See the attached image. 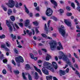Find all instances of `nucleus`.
Returning <instances> with one entry per match:
<instances>
[{
    "label": "nucleus",
    "instance_id": "obj_1",
    "mask_svg": "<svg viewBox=\"0 0 80 80\" xmlns=\"http://www.w3.org/2000/svg\"><path fill=\"white\" fill-rule=\"evenodd\" d=\"M60 55H62V56H59L58 57L59 59L60 60V59H62V60L64 61H65V62H67V63L69 64V65L70 67H72V64H71V62H70V59L69 58L67 57V56L64 54L63 52L62 51H60L59 52Z\"/></svg>",
    "mask_w": 80,
    "mask_h": 80
},
{
    "label": "nucleus",
    "instance_id": "obj_2",
    "mask_svg": "<svg viewBox=\"0 0 80 80\" xmlns=\"http://www.w3.org/2000/svg\"><path fill=\"white\" fill-rule=\"evenodd\" d=\"M43 66L46 67L47 69L48 70H50L52 72H53L54 70H53V66L52 64L46 61L44 62L43 63Z\"/></svg>",
    "mask_w": 80,
    "mask_h": 80
},
{
    "label": "nucleus",
    "instance_id": "obj_3",
    "mask_svg": "<svg viewBox=\"0 0 80 80\" xmlns=\"http://www.w3.org/2000/svg\"><path fill=\"white\" fill-rule=\"evenodd\" d=\"M59 32L63 37L65 36V29L64 28L63 25H61L60 28H58Z\"/></svg>",
    "mask_w": 80,
    "mask_h": 80
},
{
    "label": "nucleus",
    "instance_id": "obj_4",
    "mask_svg": "<svg viewBox=\"0 0 80 80\" xmlns=\"http://www.w3.org/2000/svg\"><path fill=\"white\" fill-rule=\"evenodd\" d=\"M6 5L9 7L12 8L15 7V1L12 0H9L8 3H6Z\"/></svg>",
    "mask_w": 80,
    "mask_h": 80
},
{
    "label": "nucleus",
    "instance_id": "obj_5",
    "mask_svg": "<svg viewBox=\"0 0 80 80\" xmlns=\"http://www.w3.org/2000/svg\"><path fill=\"white\" fill-rule=\"evenodd\" d=\"M50 45L51 50H54L57 48V42L55 41H52Z\"/></svg>",
    "mask_w": 80,
    "mask_h": 80
},
{
    "label": "nucleus",
    "instance_id": "obj_6",
    "mask_svg": "<svg viewBox=\"0 0 80 80\" xmlns=\"http://www.w3.org/2000/svg\"><path fill=\"white\" fill-rule=\"evenodd\" d=\"M6 22L7 26L8 28L9 31L11 32H12V31H13V28H12V26L10 25L11 21H10V20H6Z\"/></svg>",
    "mask_w": 80,
    "mask_h": 80
},
{
    "label": "nucleus",
    "instance_id": "obj_7",
    "mask_svg": "<svg viewBox=\"0 0 80 80\" xmlns=\"http://www.w3.org/2000/svg\"><path fill=\"white\" fill-rule=\"evenodd\" d=\"M52 13L53 11H52V10L51 8H48L47 9L46 11V14L47 16H51L52 15Z\"/></svg>",
    "mask_w": 80,
    "mask_h": 80
},
{
    "label": "nucleus",
    "instance_id": "obj_8",
    "mask_svg": "<svg viewBox=\"0 0 80 80\" xmlns=\"http://www.w3.org/2000/svg\"><path fill=\"white\" fill-rule=\"evenodd\" d=\"M16 61L17 62H18L20 63V62H22L23 63L24 61L23 60V58L21 56H19V57H16L15 58Z\"/></svg>",
    "mask_w": 80,
    "mask_h": 80
},
{
    "label": "nucleus",
    "instance_id": "obj_9",
    "mask_svg": "<svg viewBox=\"0 0 80 80\" xmlns=\"http://www.w3.org/2000/svg\"><path fill=\"white\" fill-rule=\"evenodd\" d=\"M58 46L57 47V49L58 50H60L61 48L62 50H63V48L61 43L60 42H58Z\"/></svg>",
    "mask_w": 80,
    "mask_h": 80
},
{
    "label": "nucleus",
    "instance_id": "obj_10",
    "mask_svg": "<svg viewBox=\"0 0 80 80\" xmlns=\"http://www.w3.org/2000/svg\"><path fill=\"white\" fill-rule=\"evenodd\" d=\"M64 22L67 26L69 27H71V26H72L71 22H69L68 20L64 19Z\"/></svg>",
    "mask_w": 80,
    "mask_h": 80
},
{
    "label": "nucleus",
    "instance_id": "obj_11",
    "mask_svg": "<svg viewBox=\"0 0 80 80\" xmlns=\"http://www.w3.org/2000/svg\"><path fill=\"white\" fill-rule=\"evenodd\" d=\"M42 72L44 73L45 75H48V71L47 70L45 69V68H43L42 69Z\"/></svg>",
    "mask_w": 80,
    "mask_h": 80
},
{
    "label": "nucleus",
    "instance_id": "obj_12",
    "mask_svg": "<svg viewBox=\"0 0 80 80\" xmlns=\"http://www.w3.org/2000/svg\"><path fill=\"white\" fill-rule=\"evenodd\" d=\"M52 64L55 69H57L58 68V65H57L56 62L53 61L52 62Z\"/></svg>",
    "mask_w": 80,
    "mask_h": 80
},
{
    "label": "nucleus",
    "instance_id": "obj_13",
    "mask_svg": "<svg viewBox=\"0 0 80 80\" xmlns=\"http://www.w3.org/2000/svg\"><path fill=\"white\" fill-rule=\"evenodd\" d=\"M29 23H30V20L28 19H27L26 21V22L25 23L24 25L26 27H27L29 25Z\"/></svg>",
    "mask_w": 80,
    "mask_h": 80
},
{
    "label": "nucleus",
    "instance_id": "obj_14",
    "mask_svg": "<svg viewBox=\"0 0 80 80\" xmlns=\"http://www.w3.org/2000/svg\"><path fill=\"white\" fill-rule=\"evenodd\" d=\"M51 2L53 4V5H54L55 6H57V3L56 2V1H55L54 0H50Z\"/></svg>",
    "mask_w": 80,
    "mask_h": 80
},
{
    "label": "nucleus",
    "instance_id": "obj_15",
    "mask_svg": "<svg viewBox=\"0 0 80 80\" xmlns=\"http://www.w3.org/2000/svg\"><path fill=\"white\" fill-rule=\"evenodd\" d=\"M51 57H51V56H50V55L47 54V56H46V61H48V60H50V58H51Z\"/></svg>",
    "mask_w": 80,
    "mask_h": 80
},
{
    "label": "nucleus",
    "instance_id": "obj_16",
    "mask_svg": "<svg viewBox=\"0 0 80 80\" xmlns=\"http://www.w3.org/2000/svg\"><path fill=\"white\" fill-rule=\"evenodd\" d=\"M59 72L60 73V76H62V75H65V72L64 71L60 70Z\"/></svg>",
    "mask_w": 80,
    "mask_h": 80
},
{
    "label": "nucleus",
    "instance_id": "obj_17",
    "mask_svg": "<svg viewBox=\"0 0 80 80\" xmlns=\"http://www.w3.org/2000/svg\"><path fill=\"white\" fill-rule=\"evenodd\" d=\"M35 76L34 77V79L36 80H38L39 78V76L38 75V73L37 72L35 73Z\"/></svg>",
    "mask_w": 80,
    "mask_h": 80
},
{
    "label": "nucleus",
    "instance_id": "obj_18",
    "mask_svg": "<svg viewBox=\"0 0 80 80\" xmlns=\"http://www.w3.org/2000/svg\"><path fill=\"white\" fill-rule=\"evenodd\" d=\"M24 8H25V12L28 13H28H29V10H28V8H27V7H26V5H24Z\"/></svg>",
    "mask_w": 80,
    "mask_h": 80
},
{
    "label": "nucleus",
    "instance_id": "obj_19",
    "mask_svg": "<svg viewBox=\"0 0 80 80\" xmlns=\"http://www.w3.org/2000/svg\"><path fill=\"white\" fill-rule=\"evenodd\" d=\"M15 7L16 8H20V6H19V4H18V2H16Z\"/></svg>",
    "mask_w": 80,
    "mask_h": 80
},
{
    "label": "nucleus",
    "instance_id": "obj_20",
    "mask_svg": "<svg viewBox=\"0 0 80 80\" xmlns=\"http://www.w3.org/2000/svg\"><path fill=\"white\" fill-rule=\"evenodd\" d=\"M25 68L26 70H29V69L30 68V65L28 64H27L26 65Z\"/></svg>",
    "mask_w": 80,
    "mask_h": 80
},
{
    "label": "nucleus",
    "instance_id": "obj_21",
    "mask_svg": "<svg viewBox=\"0 0 80 80\" xmlns=\"http://www.w3.org/2000/svg\"><path fill=\"white\" fill-rule=\"evenodd\" d=\"M59 13L61 15H62V13H63V12H64V11L62 9H60L59 10Z\"/></svg>",
    "mask_w": 80,
    "mask_h": 80
},
{
    "label": "nucleus",
    "instance_id": "obj_22",
    "mask_svg": "<svg viewBox=\"0 0 80 80\" xmlns=\"http://www.w3.org/2000/svg\"><path fill=\"white\" fill-rule=\"evenodd\" d=\"M46 78L47 80H50V79L52 78V76H46Z\"/></svg>",
    "mask_w": 80,
    "mask_h": 80
},
{
    "label": "nucleus",
    "instance_id": "obj_23",
    "mask_svg": "<svg viewBox=\"0 0 80 80\" xmlns=\"http://www.w3.org/2000/svg\"><path fill=\"white\" fill-rule=\"evenodd\" d=\"M8 15H10L12 14V11L10 9H8Z\"/></svg>",
    "mask_w": 80,
    "mask_h": 80
},
{
    "label": "nucleus",
    "instance_id": "obj_24",
    "mask_svg": "<svg viewBox=\"0 0 80 80\" xmlns=\"http://www.w3.org/2000/svg\"><path fill=\"white\" fill-rule=\"evenodd\" d=\"M11 19L12 22H14L15 20V18L13 16H12L11 17Z\"/></svg>",
    "mask_w": 80,
    "mask_h": 80
},
{
    "label": "nucleus",
    "instance_id": "obj_25",
    "mask_svg": "<svg viewBox=\"0 0 80 80\" xmlns=\"http://www.w3.org/2000/svg\"><path fill=\"white\" fill-rule=\"evenodd\" d=\"M37 72H38L39 73V74L41 75H42V72H41V70L39 69H38L37 70H36Z\"/></svg>",
    "mask_w": 80,
    "mask_h": 80
},
{
    "label": "nucleus",
    "instance_id": "obj_26",
    "mask_svg": "<svg viewBox=\"0 0 80 80\" xmlns=\"http://www.w3.org/2000/svg\"><path fill=\"white\" fill-rule=\"evenodd\" d=\"M22 76L24 80H27V78H26V77H25V73H24L23 72H22Z\"/></svg>",
    "mask_w": 80,
    "mask_h": 80
},
{
    "label": "nucleus",
    "instance_id": "obj_27",
    "mask_svg": "<svg viewBox=\"0 0 80 80\" xmlns=\"http://www.w3.org/2000/svg\"><path fill=\"white\" fill-rule=\"evenodd\" d=\"M14 72L15 74L17 75L18 74H19V71L18 70H16L14 71Z\"/></svg>",
    "mask_w": 80,
    "mask_h": 80
},
{
    "label": "nucleus",
    "instance_id": "obj_28",
    "mask_svg": "<svg viewBox=\"0 0 80 80\" xmlns=\"http://www.w3.org/2000/svg\"><path fill=\"white\" fill-rule=\"evenodd\" d=\"M2 7L5 12L7 10V8L6 7H5L3 5L2 6Z\"/></svg>",
    "mask_w": 80,
    "mask_h": 80
},
{
    "label": "nucleus",
    "instance_id": "obj_29",
    "mask_svg": "<svg viewBox=\"0 0 80 80\" xmlns=\"http://www.w3.org/2000/svg\"><path fill=\"white\" fill-rule=\"evenodd\" d=\"M44 30L46 32H48V28H47V24H45Z\"/></svg>",
    "mask_w": 80,
    "mask_h": 80
},
{
    "label": "nucleus",
    "instance_id": "obj_30",
    "mask_svg": "<svg viewBox=\"0 0 80 80\" xmlns=\"http://www.w3.org/2000/svg\"><path fill=\"white\" fill-rule=\"evenodd\" d=\"M66 9L67 10H68V11H70V10H71V8L69 6H67L66 7Z\"/></svg>",
    "mask_w": 80,
    "mask_h": 80
},
{
    "label": "nucleus",
    "instance_id": "obj_31",
    "mask_svg": "<svg viewBox=\"0 0 80 80\" xmlns=\"http://www.w3.org/2000/svg\"><path fill=\"white\" fill-rule=\"evenodd\" d=\"M30 55L31 58H32V59H33V58H34V56H33V54H32V53H30Z\"/></svg>",
    "mask_w": 80,
    "mask_h": 80
},
{
    "label": "nucleus",
    "instance_id": "obj_32",
    "mask_svg": "<svg viewBox=\"0 0 80 80\" xmlns=\"http://www.w3.org/2000/svg\"><path fill=\"white\" fill-rule=\"evenodd\" d=\"M28 77L29 78V80H32V77H31V76L29 74H28Z\"/></svg>",
    "mask_w": 80,
    "mask_h": 80
},
{
    "label": "nucleus",
    "instance_id": "obj_33",
    "mask_svg": "<svg viewBox=\"0 0 80 80\" xmlns=\"http://www.w3.org/2000/svg\"><path fill=\"white\" fill-rule=\"evenodd\" d=\"M14 52H15V53L16 54L18 53V49H17L16 48L14 49Z\"/></svg>",
    "mask_w": 80,
    "mask_h": 80
},
{
    "label": "nucleus",
    "instance_id": "obj_34",
    "mask_svg": "<svg viewBox=\"0 0 80 80\" xmlns=\"http://www.w3.org/2000/svg\"><path fill=\"white\" fill-rule=\"evenodd\" d=\"M5 37V36L4 35L2 34L1 36H0V38L2 39L4 38Z\"/></svg>",
    "mask_w": 80,
    "mask_h": 80
},
{
    "label": "nucleus",
    "instance_id": "obj_35",
    "mask_svg": "<svg viewBox=\"0 0 80 80\" xmlns=\"http://www.w3.org/2000/svg\"><path fill=\"white\" fill-rule=\"evenodd\" d=\"M2 73L5 75L7 73V71L5 69H4L2 71Z\"/></svg>",
    "mask_w": 80,
    "mask_h": 80
},
{
    "label": "nucleus",
    "instance_id": "obj_36",
    "mask_svg": "<svg viewBox=\"0 0 80 80\" xmlns=\"http://www.w3.org/2000/svg\"><path fill=\"white\" fill-rule=\"evenodd\" d=\"M75 2L77 3V5L78 6V7H80V3H79V2H78V1L75 0Z\"/></svg>",
    "mask_w": 80,
    "mask_h": 80
},
{
    "label": "nucleus",
    "instance_id": "obj_37",
    "mask_svg": "<svg viewBox=\"0 0 80 80\" xmlns=\"http://www.w3.org/2000/svg\"><path fill=\"white\" fill-rule=\"evenodd\" d=\"M0 59L1 60H2V59H4V55L2 54L0 56Z\"/></svg>",
    "mask_w": 80,
    "mask_h": 80
},
{
    "label": "nucleus",
    "instance_id": "obj_38",
    "mask_svg": "<svg viewBox=\"0 0 80 80\" xmlns=\"http://www.w3.org/2000/svg\"><path fill=\"white\" fill-rule=\"evenodd\" d=\"M71 5L72 7H73V8H75V4H74V3L73 2L71 3Z\"/></svg>",
    "mask_w": 80,
    "mask_h": 80
},
{
    "label": "nucleus",
    "instance_id": "obj_39",
    "mask_svg": "<svg viewBox=\"0 0 80 80\" xmlns=\"http://www.w3.org/2000/svg\"><path fill=\"white\" fill-rule=\"evenodd\" d=\"M32 23L34 24V25H35L36 26H37L38 24V23L36 22H33Z\"/></svg>",
    "mask_w": 80,
    "mask_h": 80
},
{
    "label": "nucleus",
    "instance_id": "obj_40",
    "mask_svg": "<svg viewBox=\"0 0 80 80\" xmlns=\"http://www.w3.org/2000/svg\"><path fill=\"white\" fill-rule=\"evenodd\" d=\"M11 62L12 64L14 65H16V63H15V61H14L13 59L12 60Z\"/></svg>",
    "mask_w": 80,
    "mask_h": 80
},
{
    "label": "nucleus",
    "instance_id": "obj_41",
    "mask_svg": "<svg viewBox=\"0 0 80 80\" xmlns=\"http://www.w3.org/2000/svg\"><path fill=\"white\" fill-rule=\"evenodd\" d=\"M74 56L75 57V58H78V57L77 56L76 53H74Z\"/></svg>",
    "mask_w": 80,
    "mask_h": 80
},
{
    "label": "nucleus",
    "instance_id": "obj_42",
    "mask_svg": "<svg viewBox=\"0 0 80 80\" xmlns=\"http://www.w3.org/2000/svg\"><path fill=\"white\" fill-rule=\"evenodd\" d=\"M33 52L34 54V55H37V52L36 51H33Z\"/></svg>",
    "mask_w": 80,
    "mask_h": 80
},
{
    "label": "nucleus",
    "instance_id": "obj_43",
    "mask_svg": "<svg viewBox=\"0 0 80 80\" xmlns=\"http://www.w3.org/2000/svg\"><path fill=\"white\" fill-rule=\"evenodd\" d=\"M1 48H4L5 49V48L6 47L5 44L1 45Z\"/></svg>",
    "mask_w": 80,
    "mask_h": 80
},
{
    "label": "nucleus",
    "instance_id": "obj_44",
    "mask_svg": "<svg viewBox=\"0 0 80 80\" xmlns=\"http://www.w3.org/2000/svg\"><path fill=\"white\" fill-rule=\"evenodd\" d=\"M6 45L7 47H10V44L8 43V42H6Z\"/></svg>",
    "mask_w": 80,
    "mask_h": 80
},
{
    "label": "nucleus",
    "instance_id": "obj_45",
    "mask_svg": "<svg viewBox=\"0 0 80 80\" xmlns=\"http://www.w3.org/2000/svg\"><path fill=\"white\" fill-rule=\"evenodd\" d=\"M67 16H68V17H70L72 15V14L71 13H68L67 14Z\"/></svg>",
    "mask_w": 80,
    "mask_h": 80
},
{
    "label": "nucleus",
    "instance_id": "obj_46",
    "mask_svg": "<svg viewBox=\"0 0 80 80\" xmlns=\"http://www.w3.org/2000/svg\"><path fill=\"white\" fill-rule=\"evenodd\" d=\"M41 35L42 37H44V38H46V37H47V35L45 34L42 33L41 34Z\"/></svg>",
    "mask_w": 80,
    "mask_h": 80
},
{
    "label": "nucleus",
    "instance_id": "obj_47",
    "mask_svg": "<svg viewBox=\"0 0 80 80\" xmlns=\"http://www.w3.org/2000/svg\"><path fill=\"white\" fill-rule=\"evenodd\" d=\"M2 61L3 63H6V62H8V61L6 59H3Z\"/></svg>",
    "mask_w": 80,
    "mask_h": 80
},
{
    "label": "nucleus",
    "instance_id": "obj_48",
    "mask_svg": "<svg viewBox=\"0 0 80 80\" xmlns=\"http://www.w3.org/2000/svg\"><path fill=\"white\" fill-rule=\"evenodd\" d=\"M7 66L9 70H12V67H11V65H8Z\"/></svg>",
    "mask_w": 80,
    "mask_h": 80
},
{
    "label": "nucleus",
    "instance_id": "obj_49",
    "mask_svg": "<svg viewBox=\"0 0 80 80\" xmlns=\"http://www.w3.org/2000/svg\"><path fill=\"white\" fill-rule=\"evenodd\" d=\"M74 67H76L78 69V65L77 63H75L74 64Z\"/></svg>",
    "mask_w": 80,
    "mask_h": 80
},
{
    "label": "nucleus",
    "instance_id": "obj_50",
    "mask_svg": "<svg viewBox=\"0 0 80 80\" xmlns=\"http://www.w3.org/2000/svg\"><path fill=\"white\" fill-rule=\"evenodd\" d=\"M50 22H51V21L49 20L48 22V27H50Z\"/></svg>",
    "mask_w": 80,
    "mask_h": 80
},
{
    "label": "nucleus",
    "instance_id": "obj_51",
    "mask_svg": "<svg viewBox=\"0 0 80 80\" xmlns=\"http://www.w3.org/2000/svg\"><path fill=\"white\" fill-rule=\"evenodd\" d=\"M15 26L17 28V29H19V27L18 26V25L16 23H15L14 24Z\"/></svg>",
    "mask_w": 80,
    "mask_h": 80
},
{
    "label": "nucleus",
    "instance_id": "obj_52",
    "mask_svg": "<svg viewBox=\"0 0 80 80\" xmlns=\"http://www.w3.org/2000/svg\"><path fill=\"white\" fill-rule=\"evenodd\" d=\"M41 50L42 51H43V52H47V49L44 48H42L41 49Z\"/></svg>",
    "mask_w": 80,
    "mask_h": 80
},
{
    "label": "nucleus",
    "instance_id": "obj_53",
    "mask_svg": "<svg viewBox=\"0 0 80 80\" xmlns=\"http://www.w3.org/2000/svg\"><path fill=\"white\" fill-rule=\"evenodd\" d=\"M72 60L73 63L75 62V59L74 58H72Z\"/></svg>",
    "mask_w": 80,
    "mask_h": 80
},
{
    "label": "nucleus",
    "instance_id": "obj_54",
    "mask_svg": "<svg viewBox=\"0 0 80 80\" xmlns=\"http://www.w3.org/2000/svg\"><path fill=\"white\" fill-rule=\"evenodd\" d=\"M42 18L43 20H46L47 19V18H46V17L43 16L42 17Z\"/></svg>",
    "mask_w": 80,
    "mask_h": 80
},
{
    "label": "nucleus",
    "instance_id": "obj_55",
    "mask_svg": "<svg viewBox=\"0 0 80 80\" xmlns=\"http://www.w3.org/2000/svg\"><path fill=\"white\" fill-rule=\"evenodd\" d=\"M37 3L36 2H34V5L35 7H37Z\"/></svg>",
    "mask_w": 80,
    "mask_h": 80
},
{
    "label": "nucleus",
    "instance_id": "obj_56",
    "mask_svg": "<svg viewBox=\"0 0 80 80\" xmlns=\"http://www.w3.org/2000/svg\"><path fill=\"white\" fill-rule=\"evenodd\" d=\"M35 9L36 10H37L38 11H39V7L38 6L37 7H36L35 8Z\"/></svg>",
    "mask_w": 80,
    "mask_h": 80
},
{
    "label": "nucleus",
    "instance_id": "obj_57",
    "mask_svg": "<svg viewBox=\"0 0 80 80\" xmlns=\"http://www.w3.org/2000/svg\"><path fill=\"white\" fill-rule=\"evenodd\" d=\"M76 74H77V75H78V76L80 74L79 73V72H78V71L76 70Z\"/></svg>",
    "mask_w": 80,
    "mask_h": 80
},
{
    "label": "nucleus",
    "instance_id": "obj_58",
    "mask_svg": "<svg viewBox=\"0 0 80 80\" xmlns=\"http://www.w3.org/2000/svg\"><path fill=\"white\" fill-rule=\"evenodd\" d=\"M69 68H67V69L66 70V73H68V72L69 71Z\"/></svg>",
    "mask_w": 80,
    "mask_h": 80
},
{
    "label": "nucleus",
    "instance_id": "obj_59",
    "mask_svg": "<svg viewBox=\"0 0 80 80\" xmlns=\"http://www.w3.org/2000/svg\"><path fill=\"white\" fill-rule=\"evenodd\" d=\"M36 32L37 33H39V31L38 30V29H37V28H36Z\"/></svg>",
    "mask_w": 80,
    "mask_h": 80
},
{
    "label": "nucleus",
    "instance_id": "obj_60",
    "mask_svg": "<svg viewBox=\"0 0 80 80\" xmlns=\"http://www.w3.org/2000/svg\"><path fill=\"white\" fill-rule=\"evenodd\" d=\"M77 9L79 12H80V7H77Z\"/></svg>",
    "mask_w": 80,
    "mask_h": 80
},
{
    "label": "nucleus",
    "instance_id": "obj_61",
    "mask_svg": "<svg viewBox=\"0 0 80 80\" xmlns=\"http://www.w3.org/2000/svg\"><path fill=\"white\" fill-rule=\"evenodd\" d=\"M42 61L41 60H39L38 61V63H42Z\"/></svg>",
    "mask_w": 80,
    "mask_h": 80
},
{
    "label": "nucleus",
    "instance_id": "obj_62",
    "mask_svg": "<svg viewBox=\"0 0 80 80\" xmlns=\"http://www.w3.org/2000/svg\"><path fill=\"white\" fill-rule=\"evenodd\" d=\"M53 80H58V79H57L56 77H53Z\"/></svg>",
    "mask_w": 80,
    "mask_h": 80
},
{
    "label": "nucleus",
    "instance_id": "obj_63",
    "mask_svg": "<svg viewBox=\"0 0 80 80\" xmlns=\"http://www.w3.org/2000/svg\"><path fill=\"white\" fill-rule=\"evenodd\" d=\"M39 16H40V15L38 13H37L35 15L36 17H39Z\"/></svg>",
    "mask_w": 80,
    "mask_h": 80
},
{
    "label": "nucleus",
    "instance_id": "obj_64",
    "mask_svg": "<svg viewBox=\"0 0 80 80\" xmlns=\"http://www.w3.org/2000/svg\"><path fill=\"white\" fill-rule=\"evenodd\" d=\"M19 24L21 27H23V24L21 22L19 23Z\"/></svg>",
    "mask_w": 80,
    "mask_h": 80
}]
</instances>
